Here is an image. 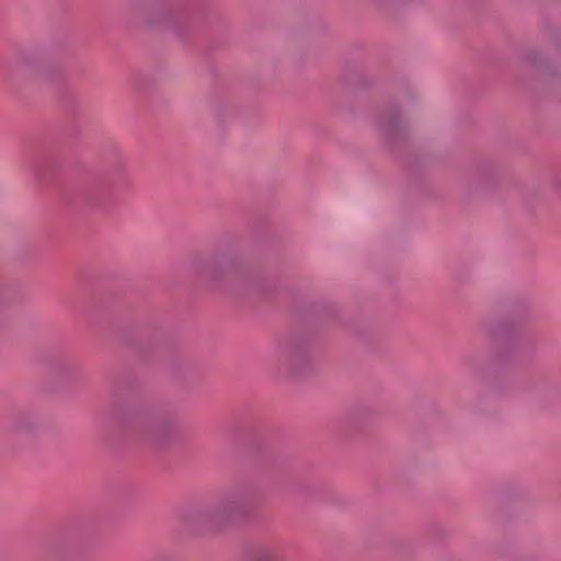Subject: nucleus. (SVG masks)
Wrapping results in <instances>:
<instances>
[{
	"label": "nucleus",
	"instance_id": "obj_1",
	"mask_svg": "<svg viewBox=\"0 0 561 561\" xmlns=\"http://www.w3.org/2000/svg\"><path fill=\"white\" fill-rule=\"evenodd\" d=\"M253 561H280V556L275 549H265L260 551Z\"/></svg>",
	"mask_w": 561,
	"mask_h": 561
}]
</instances>
